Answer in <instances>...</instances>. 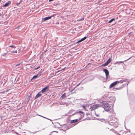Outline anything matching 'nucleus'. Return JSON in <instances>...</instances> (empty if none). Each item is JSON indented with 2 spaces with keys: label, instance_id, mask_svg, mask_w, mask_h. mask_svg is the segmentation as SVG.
Here are the masks:
<instances>
[{
  "label": "nucleus",
  "instance_id": "nucleus-19",
  "mask_svg": "<svg viewBox=\"0 0 135 135\" xmlns=\"http://www.w3.org/2000/svg\"><path fill=\"white\" fill-rule=\"evenodd\" d=\"M22 0H21L19 2V3H17L16 4V5L17 6H18V5L20 4L22 2Z\"/></svg>",
  "mask_w": 135,
  "mask_h": 135
},
{
  "label": "nucleus",
  "instance_id": "nucleus-2",
  "mask_svg": "<svg viewBox=\"0 0 135 135\" xmlns=\"http://www.w3.org/2000/svg\"><path fill=\"white\" fill-rule=\"evenodd\" d=\"M104 105H102L105 111H108L110 108V105L108 103H104Z\"/></svg>",
  "mask_w": 135,
  "mask_h": 135
},
{
  "label": "nucleus",
  "instance_id": "nucleus-17",
  "mask_svg": "<svg viewBox=\"0 0 135 135\" xmlns=\"http://www.w3.org/2000/svg\"><path fill=\"white\" fill-rule=\"evenodd\" d=\"M115 20V18H112L108 22L109 23H111L112 22V21H113L114 20Z\"/></svg>",
  "mask_w": 135,
  "mask_h": 135
},
{
  "label": "nucleus",
  "instance_id": "nucleus-11",
  "mask_svg": "<svg viewBox=\"0 0 135 135\" xmlns=\"http://www.w3.org/2000/svg\"><path fill=\"white\" fill-rule=\"evenodd\" d=\"M41 94H40L39 93H38L36 95L35 98H37L41 96Z\"/></svg>",
  "mask_w": 135,
  "mask_h": 135
},
{
  "label": "nucleus",
  "instance_id": "nucleus-29",
  "mask_svg": "<svg viewBox=\"0 0 135 135\" xmlns=\"http://www.w3.org/2000/svg\"><path fill=\"white\" fill-rule=\"evenodd\" d=\"M131 57H130V58H129L128 59H127V60H125L124 61V62H126V61H127L129 59H130Z\"/></svg>",
  "mask_w": 135,
  "mask_h": 135
},
{
  "label": "nucleus",
  "instance_id": "nucleus-36",
  "mask_svg": "<svg viewBox=\"0 0 135 135\" xmlns=\"http://www.w3.org/2000/svg\"><path fill=\"white\" fill-rule=\"evenodd\" d=\"M117 89H120V88H118H118H117Z\"/></svg>",
  "mask_w": 135,
  "mask_h": 135
},
{
  "label": "nucleus",
  "instance_id": "nucleus-9",
  "mask_svg": "<svg viewBox=\"0 0 135 135\" xmlns=\"http://www.w3.org/2000/svg\"><path fill=\"white\" fill-rule=\"evenodd\" d=\"M66 95L65 93H64L60 97V99H63L64 98H65L66 97Z\"/></svg>",
  "mask_w": 135,
  "mask_h": 135
},
{
  "label": "nucleus",
  "instance_id": "nucleus-14",
  "mask_svg": "<svg viewBox=\"0 0 135 135\" xmlns=\"http://www.w3.org/2000/svg\"><path fill=\"white\" fill-rule=\"evenodd\" d=\"M81 107H82V108H83L84 110L85 111H87V109L86 108L85 106L84 105H81Z\"/></svg>",
  "mask_w": 135,
  "mask_h": 135
},
{
  "label": "nucleus",
  "instance_id": "nucleus-7",
  "mask_svg": "<svg viewBox=\"0 0 135 135\" xmlns=\"http://www.w3.org/2000/svg\"><path fill=\"white\" fill-rule=\"evenodd\" d=\"M11 2L10 1H8L7 3H6L3 6V7H7L9 5H10L11 4Z\"/></svg>",
  "mask_w": 135,
  "mask_h": 135
},
{
  "label": "nucleus",
  "instance_id": "nucleus-10",
  "mask_svg": "<svg viewBox=\"0 0 135 135\" xmlns=\"http://www.w3.org/2000/svg\"><path fill=\"white\" fill-rule=\"evenodd\" d=\"M87 37H83V38H82V39H81L80 40H79L77 42V43L80 42H81V41H83L84 40H85Z\"/></svg>",
  "mask_w": 135,
  "mask_h": 135
},
{
  "label": "nucleus",
  "instance_id": "nucleus-33",
  "mask_svg": "<svg viewBox=\"0 0 135 135\" xmlns=\"http://www.w3.org/2000/svg\"><path fill=\"white\" fill-rule=\"evenodd\" d=\"M96 115H97V117H98V116H99V115H97V114H96Z\"/></svg>",
  "mask_w": 135,
  "mask_h": 135
},
{
  "label": "nucleus",
  "instance_id": "nucleus-1",
  "mask_svg": "<svg viewBox=\"0 0 135 135\" xmlns=\"http://www.w3.org/2000/svg\"><path fill=\"white\" fill-rule=\"evenodd\" d=\"M127 80L126 79L124 80H122L120 81H116L112 83L109 86V88H111L115 85H116L118 83H122L124 81H127Z\"/></svg>",
  "mask_w": 135,
  "mask_h": 135
},
{
  "label": "nucleus",
  "instance_id": "nucleus-20",
  "mask_svg": "<svg viewBox=\"0 0 135 135\" xmlns=\"http://www.w3.org/2000/svg\"><path fill=\"white\" fill-rule=\"evenodd\" d=\"M84 18L83 17L81 18L79 20H78V21H83L84 20Z\"/></svg>",
  "mask_w": 135,
  "mask_h": 135
},
{
  "label": "nucleus",
  "instance_id": "nucleus-22",
  "mask_svg": "<svg viewBox=\"0 0 135 135\" xmlns=\"http://www.w3.org/2000/svg\"><path fill=\"white\" fill-rule=\"evenodd\" d=\"M37 115H38V116H41V117H43V118H46V119H48L50 120L49 119H48L47 118H46V117H43V116H41V115H38V114H37Z\"/></svg>",
  "mask_w": 135,
  "mask_h": 135
},
{
  "label": "nucleus",
  "instance_id": "nucleus-35",
  "mask_svg": "<svg viewBox=\"0 0 135 135\" xmlns=\"http://www.w3.org/2000/svg\"><path fill=\"white\" fill-rule=\"evenodd\" d=\"M29 100H30V99H29V100H28V102H29Z\"/></svg>",
  "mask_w": 135,
  "mask_h": 135
},
{
  "label": "nucleus",
  "instance_id": "nucleus-24",
  "mask_svg": "<svg viewBox=\"0 0 135 135\" xmlns=\"http://www.w3.org/2000/svg\"><path fill=\"white\" fill-rule=\"evenodd\" d=\"M20 65V63L17 64L15 66V67H17V66L19 65Z\"/></svg>",
  "mask_w": 135,
  "mask_h": 135
},
{
  "label": "nucleus",
  "instance_id": "nucleus-21",
  "mask_svg": "<svg viewBox=\"0 0 135 135\" xmlns=\"http://www.w3.org/2000/svg\"><path fill=\"white\" fill-rule=\"evenodd\" d=\"M11 52L17 53V50L13 51Z\"/></svg>",
  "mask_w": 135,
  "mask_h": 135
},
{
  "label": "nucleus",
  "instance_id": "nucleus-5",
  "mask_svg": "<svg viewBox=\"0 0 135 135\" xmlns=\"http://www.w3.org/2000/svg\"><path fill=\"white\" fill-rule=\"evenodd\" d=\"M103 71L105 72V74L106 78L108 79V76H109V72L108 70L106 69H104L103 70Z\"/></svg>",
  "mask_w": 135,
  "mask_h": 135
},
{
  "label": "nucleus",
  "instance_id": "nucleus-37",
  "mask_svg": "<svg viewBox=\"0 0 135 135\" xmlns=\"http://www.w3.org/2000/svg\"><path fill=\"white\" fill-rule=\"evenodd\" d=\"M59 71H58L57 72H59Z\"/></svg>",
  "mask_w": 135,
  "mask_h": 135
},
{
  "label": "nucleus",
  "instance_id": "nucleus-15",
  "mask_svg": "<svg viewBox=\"0 0 135 135\" xmlns=\"http://www.w3.org/2000/svg\"><path fill=\"white\" fill-rule=\"evenodd\" d=\"M38 75V74H37V75H36L33 76L32 78L31 79V80L32 79H36Z\"/></svg>",
  "mask_w": 135,
  "mask_h": 135
},
{
  "label": "nucleus",
  "instance_id": "nucleus-16",
  "mask_svg": "<svg viewBox=\"0 0 135 135\" xmlns=\"http://www.w3.org/2000/svg\"><path fill=\"white\" fill-rule=\"evenodd\" d=\"M120 63H123V62L120 61H117L115 63H114V64H120Z\"/></svg>",
  "mask_w": 135,
  "mask_h": 135
},
{
  "label": "nucleus",
  "instance_id": "nucleus-23",
  "mask_svg": "<svg viewBox=\"0 0 135 135\" xmlns=\"http://www.w3.org/2000/svg\"><path fill=\"white\" fill-rule=\"evenodd\" d=\"M9 47H12L14 48H16V47L15 46H14L12 45L10 46Z\"/></svg>",
  "mask_w": 135,
  "mask_h": 135
},
{
  "label": "nucleus",
  "instance_id": "nucleus-28",
  "mask_svg": "<svg viewBox=\"0 0 135 135\" xmlns=\"http://www.w3.org/2000/svg\"><path fill=\"white\" fill-rule=\"evenodd\" d=\"M79 112L81 113H83V112H82L81 111H79Z\"/></svg>",
  "mask_w": 135,
  "mask_h": 135
},
{
  "label": "nucleus",
  "instance_id": "nucleus-30",
  "mask_svg": "<svg viewBox=\"0 0 135 135\" xmlns=\"http://www.w3.org/2000/svg\"><path fill=\"white\" fill-rule=\"evenodd\" d=\"M106 79H107V80H110V77H109V76H108V79H107V78H106Z\"/></svg>",
  "mask_w": 135,
  "mask_h": 135
},
{
  "label": "nucleus",
  "instance_id": "nucleus-25",
  "mask_svg": "<svg viewBox=\"0 0 135 135\" xmlns=\"http://www.w3.org/2000/svg\"><path fill=\"white\" fill-rule=\"evenodd\" d=\"M7 55V53H4L3 54V55L5 56Z\"/></svg>",
  "mask_w": 135,
  "mask_h": 135
},
{
  "label": "nucleus",
  "instance_id": "nucleus-31",
  "mask_svg": "<svg viewBox=\"0 0 135 135\" xmlns=\"http://www.w3.org/2000/svg\"><path fill=\"white\" fill-rule=\"evenodd\" d=\"M74 89V88L72 90H70V91L71 92H72L73 90Z\"/></svg>",
  "mask_w": 135,
  "mask_h": 135
},
{
  "label": "nucleus",
  "instance_id": "nucleus-18",
  "mask_svg": "<svg viewBox=\"0 0 135 135\" xmlns=\"http://www.w3.org/2000/svg\"><path fill=\"white\" fill-rule=\"evenodd\" d=\"M108 64L107 63V62H106L105 63V64H103L102 65V66H105L106 65H108Z\"/></svg>",
  "mask_w": 135,
  "mask_h": 135
},
{
  "label": "nucleus",
  "instance_id": "nucleus-13",
  "mask_svg": "<svg viewBox=\"0 0 135 135\" xmlns=\"http://www.w3.org/2000/svg\"><path fill=\"white\" fill-rule=\"evenodd\" d=\"M111 61L112 59L111 58H109L106 62L108 64L111 62Z\"/></svg>",
  "mask_w": 135,
  "mask_h": 135
},
{
  "label": "nucleus",
  "instance_id": "nucleus-34",
  "mask_svg": "<svg viewBox=\"0 0 135 135\" xmlns=\"http://www.w3.org/2000/svg\"><path fill=\"white\" fill-rule=\"evenodd\" d=\"M1 13H0V16H1Z\"/></svg>",
  "mask_w": 135,
  "mask_h": 135
},
{
  "label": "nucleus",
  "instance_id": "nucleus-26",
  "mask_svg": "<svg viewBox=\"0 0 135 135\" xmlns=\"http://www.w3.org/2000/svg\"><path fill=\"white\" fill-rule=\"evenodd\" d=\"M39 68H40V66H39V67H38L37 68H35L34 69H35V70H37V69H38Z\"/></svg>",
  "mask_w": 135,
  "mask_h": 135
},
{
  "label": "nucleus",
  "instance_id": "nucleus-8",
  "mask_svg": "<svg viewBox=\"0 0 135 135\" xmlns=\"http://www.w3.org/2000/svg\"><path fill=\"white\" fill-rule=\"evenodd\" d=\"M109 124L111 126H113L115 124V122L112 121H110L108 122Z\"/></svg>",
  "mask_w": 135,
  "mask_h": 135
},
{
  "label": "nucleus",
  "instance_id": "nucleus-12",
  "mask_svg": "<svg viewBox=\"0 0 135 135\" xmlns=\"http://www.w3.org/2000/svg\"><path fill=\"white\" fill-rule=\"evenodd\" d=\"M78 121L77 119H75L73 120H71L70 121V122L71 123H73L76 122Z\"/></svg>",
  "mask_w": 135,
  "mask_h": 135
},
{
  "label": "nucleus",
  "instance_id": "nucleus-4",
  "mask_svg": "<svg viewBox=\"0 0 135 135\" xmlns=\"http://www.w3.org/2000/svg\"><path fill=\"white\" fill-rule=\"evenodd\" d=\"M49 90V86H47L43 88L41 91L42 92V93H44L46 92L47 91Z\"/></svg>",
  "mask_w": 135,
  "mask_h": 135
},
{
  "label": "nucleus",
  "instance_id": "nucleus-3",
  "mask_svg": "<svg viewBox=\"0 0 135 135\" xmlns=\"http://www.w3.org/2000/svg\"><path fill=\"white\" fill-rule=\"evenodd\" d=\"M101 106V105L100 104H98L93 105L90 106L89 109L91 111H92L97 108L98 107H100Z\"/></svg>",
  "mask_w": 135,
  "mask_h": 135
},
{
  "label": "nucleus",
  "instance_id": "nucleus-32",
  "mask_svg": "<svg viewBox=\"0 0 135 135\" xmlns=\"http://www.w3.org/2000/svg\"><path fill=\"white\" fill-rule=\"evenodd\" d=\"M80 84V83H79V84H77L76 86H79V85Z\"/></svg>",
  "mask_w": 135,
  "mask_h": 135
},
{
  "label": "nucleus",
  "instance_id": "nucleus-27",
  "mask_svg": "<svg viewBox=\"0 0 135 135\" xmlns=\"http://www.w3.org/2000/svg\"><path fill=\"white\" fill-rule=\"evenodd\" d=\"M39 68H40V66H39V67H38L37 68H35L34 69H35V70H37V69H38Z\"/></svg>",
  "mask_w": 135,
  "mask_h": 135
},
{
  "label": "nucleus",
  "instance_id": "nucleus-6",
  "mask_svg": "<svg viewBox=\"0 0 135 135\" xmlns=\"http://www.w3.org/2000/svg\"><path fill=\"white\" fill-rule=\"evenodd\" d=\"M52 17H53V15H52L51 16H49V17H45V18H43V19H42V20H44V21L50 19Z\"/></svg>",
  "mask_w": 135,
  "mask_h": 135
}]
</instances>
